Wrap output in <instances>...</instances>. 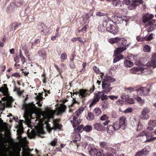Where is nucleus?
Wrapping results in <instances>:
<instances>
[{
  "label": "nucleus",
  "mask_w": 156,
  "mask_h": 156,
  "mask_svg": "<svg viewBox=\"0 0 156 156\" xmlns=\"http://www.w3.org/2000/svg\"><path fill=\"white\" fill-rule=\"evenodd\" d=\"M67 58V55L66 53H62L60 59L62 62H64L65 60Z\"/></svg>",
  "instance_id": "45"
},
{
  "label": "nucleus",
  "mask_w": 156,
  "mask_h": 156,
  "mask_svg": "<svg viewBox=\"0 0 156 156\" xmlns=\"http://www.w3.org/2000/svg\"><path fill=\"white\" fill-rule=\"evenodd\" d=\"M154 17L153 14H150L148 13L145 14L143 16V22L144 23H146L152 19Z\"/></svg>",
  "instance_id": "19"
},
{
  "label": "nucleus",
  "mask_w": 156,
  "mask_h": 156,
  "mask_svg": "<svg viewBox=\"0 0 156 156\" xmlns=\"http://www.w3.org/2000/svg\"><path fill=\"white\" fill-rule=\"evenodd\" d=\"M150 91L149 88L145 87H140L136 90L137 94L141 96L148 95Z\"/></svg>",
  "instance_id": "8"
},
{
  "label": "nucleus",
  "mask_w": 156,
  "mask_h": 156,
  "mask_svg": "<svg viewBox=\"0 0 156 156\" xmlns=\"http://www.w3.org/2000/svg\"><path fill=\"white\" fill-rule=\"evenodd\" d=\"M146 66L147 67V68H146L145 66H143V67H141V68H144V69L142 71L140 70V71L142 73H144L146 75L151 74L152 73L153 71L149 68L150 67H148L146 65Z\"/></svg>",
  "instance_id": "22"
},
{
  "label": "nucleus",
  "mask_w": 156,
  "mask_h": 156,
  "mask_svg": "<svg viewBox=\"0 0 156 156\" xmlns=\"http://www.w3.org/2000/svg\"><path fill=\"white\" fill-rule=\"evenodd\" d=\"M121 98L122 100H126V101L128 99L129 97L128 95L126 94V93H122L121 95Z\"/></svg>",
  "instance_id": "43"
},
{
  "label": "nucleus",
  "mask_w": 156,
  "mask_h": 156,
  "mask_svg": "<svg viewBox=\"0 0 156 156\" xmlns=\"http://www.w3.org/2000/svg\"><path fill=\"white\" fill-rule=\"evenodd\" d=\"M57 142V139L56 138H54L53 140L50 143V145L52 146H55Z\"/></svg>",
  "instance_id": "55"
},
{
  "label": "nucleus",
  "mask_w": 156,
  "mask_h": 156,
  "mask_svg": "<svg viewBox=\"0 0 156 156\" xmlns=\"http://www.w3.org/2000/svg\"><path fill=\"white\" fill-rule=\"evenodd\" d=\"M37 133L38 134L40 135L41 134H43L44 133V131L42 128H40L37 130Z\"/></svg>",
  "instance_id": "53"
},
{
  "label": "nucleus",
  "mask_w": 156,
  "mask_h": 156,
  "mask_svg": "<svg viewBox=\"0 0 156 156\" xmlns=\"http://www.w3.org/2000/svg\"><path fill=\"white\" fill-rule=\"evenodd\" d=\"M136 126H137V131H140L143 128V126L140 123Z\"/></svg>",
  "instance_id": "60"
},
{
  "label": "nucleus",
  "mask_w": 156,
  "mask_h": 156,
  "mask_svg": "<svg viewBox=\"0 0 156 156\" xmlns=\"http://www.w3.org/2000/svg\"><path fill=\"white\" fill-rule=\"evenodd\" d=\"M119 32V28L117 27L114 26L110 32L115 34H117Z\"/></svg>",
  "instance_id": "33"
},
{
  "label": "nucleus",
  "mask_w": 156,
  "mask_h": 156,
  "mask_svg": "<svg viewBox=\"0 0 156 156\" xmlns=\"http://www.w3.org/2000/svg\"><path fill=\"white\" fill-rule=\"evenodd\" d=\"M150 112V110L149 108H143L141 112L142 119L144 120H146L148 119L150 117L149 114Z\"/></svg>",
  "instance_id": "10"
},
{
  "label": "nucleus",
  "mask_w": 156,
  "mask_h": 156,
  "mask_svg": "<svg viewBox=\"0 0 156 156\" xmlns=\"http://www.w3.org/2000/svg\"><path fill=\"white\" fill-rule=\"evenodd\" d=\"M146 66L148 67L152 66L153 68L156 67V54H153L152 56L151 60L150 62L146 63Z\"/></svg>",
  "instance_id": "12"
},
{
  "label": "nucleus",
  "mask_w": 156,
  "mask_h": 156,
  "mask_svg": "<svg viewBox=\"0 0 156 156\" xmlns=\"http://www.w3.org/2000/svg\"><path fill=\"white\" fill-rule=\"evenodd\" d=\"M112 4L115 6L119 8L121 6V2L119 0L116 1V2H112Z\"/></svg>",
  "instance_id": "47"
},
{
  "label": "nucleus",
  "mask_w": 156,
  "mask_h": 156,
  "mask_svg": "<svg viewBox=\"0 0 156 156\" xmlns=\"http://www.w3.org/2000/svg\"><path fill=\"white\" fill-rule=\"evenodd\" d=\"M19 57L21 59V60L23 62V63L25 62V58L24 57L22 54V51L21 50H20V55Z\"/></svg>",
  "instance_id": "50"
},
{
  "label": "nucleus",
  "mask_w": 156,
  "mask_h": 156,
  "mask_svg": "<svg viewBox=\"0 0 156 156\" xmlns=\"http://www.w3.org/2000/svg\"><path fill=\"white\" fill-rule=\"evenodd\" d=\"M36 108L34 105L30 103L26 105L24 117L26 121L28 123L30 122V119L32 117L31 115L35 113Z\"/></svg>",
  "instance_id": "3"
},
{
  "label": "nucleus",
  "mask_w": 156,
  "mask_h": 156,
  "mask_svg": "<svg viewBox=\"0 0 156 156\" xmlns=\"http://www.w3.org/2000/svg\"><path fill=\"white\" fill-rule=\"evenodd\" d=\"M112 125L114 127V128L115 131L119 129L120 128L122 129V127L120 126L119 123L117 122H115L112 124Z\"/></svg>",
  "instance_id": "34"
},
{
  "label": "nucleus",
  "mask_w": 156,
  "mask_h": 156,
  "mask_svg": "<svg viewBox=\"0 0 156 156\" xmlns=\"http://www.w3.org/2000/svg\"><path fill=\"white\" fill-rule=\"evenodd\" d=\"M94 112L96 115H99L101 114L102 112L101 109L98 107L95 108L94 110Z\"/></svg>",
  "instance_id": "38"
},
{
  "label": "nucleus",
  "mask_w": 156,
  "mask_h": 156,
  "mask_svg": "<svg viewBox=\"0 0 156 156\" xmlns=\"http://www.w3.org/2000/svg\"><path fill=\"white\" fill-rule=\"evenodd\" d=\"M123 40V39H121V38L116 37L114 38L109 39L108 40V41L109 43L111 44L115 43L118 46L119 43H120V42L122 41Z\"/></svg>",
  "instance_id": "17"
},
{
  "label": "nucleus",
  "mask_w": 156,
  "mask_h": 156,
  "mask_svg": "<svg viewBox=\"0 0 156 156\" xmlns=\"http://www.w3.org/2000/svg\"><path fill=\"white\" fill-rule=\"evenodd\" d=\"M130 122L131 125L135 126L140 123V120L137 117L134 116L130 118Z\"/></svg>",
  "instance_id": "14"
},
{
  "label": "nucleus",
  "mask_w": 156,
  "mask_h": 156,
  "mask_svg": "<svg viewBox=\"0 0 156 156\" xmlns=\"http://www.w3.org/2000/svg\"><path fill=\"white\" fill-rule=\"evenodd\" d=\"M108 116L106 114H104L100 117V119L102 121L106 120V121L103 123V124L104 126H106L110 123V121L108 120Z\"/></svg>",
  "instance_id": "21"
},
{
  "label": "nucleus",
  "mask_w": 156,
  "mask_h": 156,
  "mask_svg": "<svg viewBox=\"0 0 156 156\" xmlns=\"http://www.w3.org/2000/svg\"><path fill=\"white\" fill-rule=\"evenodd\" d=\"M116 152V150L111 147L99 150L93 148L90 149L89 153L91 156H114Z\"/></svg>",
  "instance_id": "1"
},
{
  "label": "nucleus",
  "mask_w": 156,
  "mask_h": 156,
  "mask_svg": "<svg viewBox=\"0 0 156 156\" xmlns=\"http://www.w3.org/2000/svg\"><path fill=\"white\" fill-rule=\"evenodd\" d=\"M89 20L87 17L86 19H83V22L84 23V27L80 30H78L79 32L80 31H86V30L88 28V23H89Z\"/></svg>",
  "instance_id": "15"
},
{
  "label": "nucleus",
  "mask_w": 156,
  "mask_h": 156,
  "mask_svg": "<svg viewBox=\"0 0 156 156\" xmlns=\"http://www.w3.org/2000/svg\"><path fill=\"white\" fill-rule=\"evenodd\" d=\"M126 48H119L115 51L114 55L116 56L113 60V62L115 63L119 61L123 58V56L121 54L120 52L126 50Z\"/></svg>",
  "instance_id": "6"
},
{
  "label": "nucleus",
  "mask_w": 156,
  "mask_h": 156,
  "mask_svg": "<svg viewBox=\"0 0 156 156\" xmlns=\"http://www.w3.org/2000/svg\"><path fill=\"white\" fill-rule=\"evenodd\" d=\"M135 156H144L142 153V151H140L137 152Z\"/></svg>",
  "instance_id": "64"
},
{
  "label": "nucleus",
  "mask_w": 156,
  "mask_h": 156,
  "mask_svg": "<svg viewBox=\"0 0 156 156\" xmlns=\"http://www.w3.org/2000/svg\"><path fill=\"white\" fill-rule=\"evenodd\" d=\"M129 104H133L134 103V102L132 98H129L126 101Z\"/></svg>",
  "instance_id": "59"
},
{
  "label": "nucleus",
  "mask_w": 156,
  "mask_h": 156,
  "mask_svg": "<svg viewBox=\"0 0 156 156\" xmlns=\"http://www.w3.org/2000/svg\"><path fill=\"white\" fill-rule=\"evenodd\" d=\"M133 1L134 2V3L132 4V5H133L134 6H137L139 5L140 3H141L143 1V0H133Z\"/></svg>",
  "instance_id": "42"
},
{
  "label": "nucleus",
  "mask_w": 156,
  "mask_h": 156,
  "mask_svg": "<svg viewBox=\"0 0 156 156\" xmlns=\"http://www.w3.org/2000/svg\"><path fill=\"white\" fill-rule=\"evenodd\" d=\"M53 124L55 129H60L62 128V125L58 123L55 121Z\"/></svg>",
  "instance_id": "39"
},
{
  "label": "nucleus",
  "mask_w": 156,
  "mask_h": 156,
  "mask_svg": "<svg viewBox=\"0 0 156 156\" xmlns=\"http://www.w3.org/2000/svg\"><path fill=\"white\" fill-rule=\"evenodd\" d=\"M99 100L95 97L94 96V99H93L92 101L91 102L89 107H92L93 105L96 104Z\"/></svg>",
  "instance_id": "41"
},
{
  "label": "nucleus",
  "mask_w": 156,
  "mask_h": 156,
  "mask_svg": "<svg viewBox=\"0 0 156 156\" xmlns=\"http://www.w3.org/2000/svg\"><path fill=\"white\" fill-rule=\"evenodd\" d=\"M143 50L144 52H149L150 51L151 48L148 45H146L144 47Z\"/></svg>",
  "instance_id": "49"
},
{
  "label": "nucleus",
  "mask_w": 156,
  "mask_h": 156,
  "mask_svg": "<svg viewBox=\"0 0 156 156\" xmlns=\"http://www.w3.org/2000/svg\"><path fill=\"white\" fill-rule=\"evenodd\" d=\"M150 149L149 147L147 146L144 148L141 151L144 155L145 156L148 154Z\"/></svg>",
  "instance_id": "31"
},
{
  "label": "nucleus",
  "mask_w": 156,
  "mask_h": 156,
  "mask_svg": "<svg viewBox=\"0 0 156 156\" xmlns=\"http://www.w3.org/2000/svg\"><path fill=\"white\" fill-rule=\"evenodd\" d=\"M81 113L79 112L78 111H76L74 113V115L70 119V121L73 124V127H74L75 126L79 124L81 122L80 121H78L77 118L75 116L79 117Z\"/></svg>",
  "instance_id": "7"
},
{
  "label": "nucleus",
  "mask_w": 156,
  "mask_h": 156,
  "mask_svg": "<svg viewBox=\"0 0 156 156\" xmlns=\"http://www.w3.org/2000/svg\"><path fill=\"white\" fill-rule=\"evenodd\" d=\"M125 91L127 93H130L133 92L134 90L136 91L137 89L136 87H125L124 88Z\"/></svg>",
  "instance_id": "27"
},
{
  "label": "nucleus",
  "mask_w": 156,
  "mask_h": 156,
  "mask_svg": "<svg viewBox=\"0 0 156 156\" xmlns=\"http://www.w3.org/2000/svg\"><path fill=\"white\" fill-rule=\"evenodd\" d=\"M101 147L105 148L104 149L107 148L108 147L106 148V147L108 146V143L105 142H101L99 143ZM109 147H108L109 148Z\"/></svg>",
  "instance_id": "48"
},
{
  "label": "nucleus",
  "mask_w": 156,
  "mask_h": 156,
  "mask_svg": "<svg viewBox=\"0 0 156 156\" xmlns=\"http://www.w3.org/2000/svg\"><path fill=\"white\" fill-rule=\"evenodd\" d=\"M112 20H114V22L117 24H119L125 22L127 23L129 20V19L127 18L126 16L120 17V14L117 13L115 14L112 18Z\"/></svg>",
  "instance_id": "5"
},
{
  "label": "nucleus",
  "mask_w": 156,
  "mask_h": 156,
  "mask_svg": "<svg viewBox=\"0 0 156 156\" xmlns=\"http://www.w3.org/2000/svg\"><path fill=\"white\" fill-rule=\"evenodd\" d=\"M104 25H106V29L107 31L110 32L113 27L112 25L110 24L109 23L107 22H105L104 23Z\"/></svg>",
  "instance_id": "30"
},
{
  "label": "nucleus",
  "mask_w": 156,
  "mask_h": 156,
  "mask_svg": "<svg viewBox=\"0 0 156 156\" xmlns=\"http://www.w3.org/2000/svg\"><path fill=\"white\" fill-rule=\"evenodd\" d=\"M148 124L153 127H155L156 126V120L153 119H151L148 122Z\"/></svg>",
  "instance_id": "36"
},
{
  "label": "nucleus",
  "mask_w": 156,
  "mask_h": 156,
  "mask_svg": "<svg viewBox=\"0 0 156 156\" xmlns=\"http://www.w3.org/2000/svg\"><path fill=\"white\" fill-rule=\"evenodd\" d=\"M23 156H30V154L26 150L23 151Z\"/></svg>",
  "instance_id": "61"
},
{
  "label": "nucleus",
  "mask_w": 156,
  "mask_h": 156,
  "mask_svg": "<svg viewBox=\"0 0 156 156\" xmlns=\"http://www.w3.org/2000/svg\"><path fill=\"white\" fill-rule=\"evenodd\" d=\"M103 93H105L104 91H98L94 95V96L99 100L100 98L101 97L102 94H103Z\"/></svg>",
  "instance_id": "46"
},
{
  "label": "nucleus",
  "mask_w": 156,
  "mask_h": 156,
  "mask_svg": "<svg viewBox=\"0 0 156 156\" xmlns=\"http://www.w3.org/2000/svg\"><path fill=\"white\" fill-rule=\"evenodd\" d=\"M17 134L18 136L17 137V139L21 143H23L25 140V139L22 138L21 135L23 133V130L21 129H19L17 130Z\"/></svg>",
  "instance_id": "20"
},
{
  "label": "nucleus",
  "mask_w": 156,
  "mask_h": 156,
  "mask_svg": "<svg viewBox=\"0 0 156 156\" xmlns=\"http://www.w3.org/2000/svg\"><path fill=\"white\" fill-rule=\"evenodd\" d=\"M155 20H153L149 22V23H148L147 24V26H148V25L149 26H150V27L147 29V30L148 32H150L153 30V28H151V26H153L154 25L155 26L156 25V24H154V23L155 22Z\"/></svg>",
  "instance_id": "26"
},
{
  "label": "nucleus",
  "mask_w": 156,
  "mask_h": 156,
  "mask_svg": "<svg viewBox=\"0 0 156 156\" xmlns=\"http://www.w3.org/2000/svg\"><path fill=\"white\" fill-rule=\"evenodd\" d=\"M133 111V109L131 108H128L125 110L123 112L125 113H131Z\"/></svg>",
  "instance_id": "54"
},
{
  "label": "nucleus",
  "mask_w": 156,
  "mask_h": 156,
  "mask_svg": "<svg viewBox=\"0 0 156 156\" xmlns=\"http://www.w3.org/2000/svg\"><path fill=\"white\" fill-rule=\"evenodd\" d=\"M105 93H103V94H102V97L101 98V101H104L108 99V96L106 95H105Z\"/></svg>",
  "instance_id": "57"
},
{
  "label": "nucleus",
  "mask_w": 156,
  "mask_h": 156,
  "mask_svg": "<svg viewBox=\"0 0 156 156\" xmlns=\"http://www.w3.org/2000/svg\"><path fill=\"white\" fill-rule=\"evenodd\" d=\"M144 69V68H141V67L140 66H137L133 67V68L131 69L130 71L131 73L133 74H136V72L140 71V70H143Z\"/></svg>",
  "instance_id": "23"
},
{
  "label": "nucleus",
  "mask_w": 156,
  "mask_h": 156,
  "mask_svg": "<svg viewBox=\"0 0 156 156\" xmlns=\"http://www.w3.org/2000/svg\"><path fill=\"white\" fill-rule=\"evenodd\" d=\"M153 34H151L147 37H144V39L146 41H150L153 39Z\"/></svg>",
  "instance_id": "52"
},
{
  "label": "nucleus",
  "mask_w": 156,
  "mask_h": 156,
  "mask_svg": "<svg viewBox=\"0 0 156 156\" xmlns=\"http://www.w3.org/2000/svg\"><path fill=\"white\" fill-rule=\"evenodd\" d=\"M135 98L136 100H137L138 102L143 103L144 101V100H142L141 98L138 96H136V97H135Z\"/></svg>",
  "instance_id": "56"
},
{
  "label": "nucleus",
  "mask_w": 156,
  "mask_h": 156,
  "mask_svg": "<svg viewBox=\"0 0 156 156\" xmlns=\"http://www.w3.org/2000/svg\"><path fill=\"white\" fill-rule=\"evenodd\" d=\"M0 92L4 96H6L2 98V100L4 101L3 104L7 106H10L12 101V97L8 95V88L6 84H3V86L0 88Z\"/></svg>",
  "instance_id": "2"
},
{
  "label": "nucleus",
  "mask_w": 156,
  "mask_h": 156,
  "mask_svg": "<svg viewBox=\"0 0 156 156\" xmlns=\"http://www.w3.org/2000/svg\"><path fill=\"white\" fill-rule=\"evenodd\" d=\"M83 130L87 132H89L92 130V127L90 126L87 125L83 127Z\"/></svg>",
  "instance_id": "44"
},
{
  "label": "nucleus",
  "mask_w": 156,
  "mask_h": 156,
  "mask_svg": "<svg viewBox=\"0 0 156 156\" xmlns=\"http://www.w3.org/2000/svg\"><path fill=\"white\" fill-rule=\"evenodd\" d=\"M110 86V84L109 83L102 82V87L105 93H107L111 90L112 88Z\"/></svg>",
  "instance_id": "13"
},
{
  "label": "nucleus",
  "mask_w": 156,
  "mask_h": 156,
  "mask_svg": "<svg viewBox=\"0 0 156 156\" xmlns=\"http://www.w3.org/2000/svg\"><path fill=\"white\" fill-rule=\"evenodd\" d=\"M94 128L99 131H104L105 130V127L101 123H96L94 125Z\"/></svg>",
  "instance_id": "16"
},
{
  "label": "nucleus",
  "mask_w": 156,
  "mask_h": 156,
  "mask_svg": "<svg viewBox=\"0 0 156 156\" xmlns=\"http://www.w3.org/2000/svg\"><path fill=\"white\" fill-rule=\"evenodd\" d=\"M119 123L122 129H124L126 126V118L124 117H122L119 119Z\"/></svg>",
  "instance_id": "18"
},
{
  "label": "nucleus",
  "mask_w": 156,
  "mask_h": 156,
  "mask_svg": "<svg viewBox=\"0 0 156 156\" xmlns=\"http://www.w3.org/2000/svg\"><path fill=\"white\" fill-rule=\"evenodd\" d=\"M136 40L138 41H145L144 37L143 38L141 37L138 36L136 37Z\"/></svg>",
  "instance_id": "62"
},
{
  "label": "nucleus",
  "mask_w": 156,
  "mask_h": 156,
  "mask_svg": "<svg viewBox=\"0 0 156 156\" xmlns=\"http://www.w3.org/2000/svg\"><path fill=\"white\" fill-rule=\"evenodd\" d=\"M106 130L108 133L112 134L115 131L113 125H109L106 128Z\"/></svg>",
  "instance_id": "28"
},
{
  "label": "nucleus",
  "mask_w": 156,
  "mask_h": 156,
  "mask_svg": "<svg viewBox=\"0 0 156 156\" xmlns=\"http://www.w3.org/2000/svg\"><path fill=\"white\" fill-rule=\"evenodd\" d=\"M94 87L93 86V89H90L89 90L85 89H80L78 92V94L80 98L83 102L86 98L94 90Z\"/></svg>",
  "instance_id": "4"
},
{
  "label": "nucleus",
  "mask_w": 156,
  "mask_h": 156,
  "mask_svg": "<svg viewBox=\"0 0 156 156\" xmlns=\"http://www.w3.org/2000/svg\"><path fill=\"white\" fill-rule=\"evenodd\" d=\"M121 39H123L122 41L120 42V43H119L118 46L120 47L119 48H126V47H128L129 46V44H128L126 46H125L126 44V39L124 38H121Z\"/></svg>",
  "instance_id": "25"
},
{
  "label": "nucleus",
  "mask_w": 156,
  "mask_h": 156,
  "mask_svg": "<svg viewBox=\"0 0 156 156\" xmlns=\"http://www.w3.org/2000/svg\"><path fill=\"white\" fill-rule=\"evenodd\" d=\"M38 28L40 32L42 35H46L49 31V29L43 23L41 24L39 26Z\"/></svg>",
  "instance_id": "11"
},
{
  "label": "nucleus",
  "mask_w": 156,
  "mask_h": 156,
  "mask_svg": "<svg viewBox=\"0 0 156 156\" xmlns=\"http://www.w3.org/2000/svg\"><path fill=\"white\" fill-rule=\"evenodd\" d=\"M94 119V116L93 113L90 112H88L87 119L89 120H92Z\"/></svg>",
  "instance_id": "37"
},
{
  "label": "nucleus",
  "mask_w": 156,
  "mask_h": 156,
  "mask_svg": "<svg viewBox=\"0 0 156 156\" xmlns=\"http://www.w3.org/2000/svg\"><path fill=\"white\" fill-rule=\"evenodd\" d=\"M124 2L127 5H129L131 4V6L132 7L131 9H134L135 7L136 6H134L132 5V4L134 3V2L133 0H123Z\"/></svg>",
  "instance_id": "35"
},
{
  "label": "nucleus",
  "mask_w": 156,
  "mask_h": 156,
  "mask_svg": "<svg viewBox=\"0 0 156 156\" xmlns=\"http://www.w3.org/2000/svg\"><path fill=\"white\" fill-rule=\"evenodd\" d=\"M124 64V66L126 67H131L133 65V62L128 60H125Z\"/></svg>",
  "instance_id": "32"
},
{
  "label": "nucleus",
  "mask_w": 156,
  "mask_h": 156,
  "mask_svg": "<svg viewBox=\"0 0 156 156\" xmlns=\"http://www.w3.org/2000/svg\"><path fill=\"white\" fill-rule=\"evenodd\" d=\"M104 81L106 83H112L115 81V80L110 76H105L103 78Z\"/></svg>",
  "instance_id": "24"
},
{
  "label": "nucleus",
  "mask_w": 156,
  "mask_h": 156,
  "mask_svg": "<svg viewBox=\"0 0 156 156\" xmlns=\"http://www.w3.org/2000/svg\"><path fill=\"white\" fill-rule=\"evenodd\" d=\"M85 138L86 140L90 141H92L93 140V139L92 137L87 136H85Z\"/></svg>",
  "instance_id": "63"
},
{
  "label": "nucleus",
  "mask_w": 156,
  "mask_h": 156,
  "mask_svg": "<svg viewBox=\"0 0 156 156\" xmlns=\"http://www.w3.org/2000/svg\"><path fill=\"white\" fill-rule=\"evenodd\" d=\"M66 106L64 105H62L59 107L57 108L55 110L57 115H59L61 113H63L65 111ZM48 113L51 114H55V112L53 111H49L48 112Z\"/></svg>",
  "instance_id": "9"
},
{
  "label": "nucleus",
  "mask_w": 156,
  "mask_h": 156,
  "mask_svg": "<svg viewBox=\"0 0 156 156\" xmlns=\"http://www.w3.org/2000/svg\"><path fill=\"white\" fill-rule=\"evenodd\" d=\"M116 103L118 105H122L124 104V101L122 100L119 99L116 101Z\"/></svg>",
  "instance_id": "51"
},
{
  "label": "nucleus",
  "mask_w": 156,
  "mask_h": 156,
  "mask_svg": "<svg viewBox=\"0 0 156 156\" xmlns=\"http://www.w3.org/2000/svg\"><path fill=\"white\" fill-rule=\"evenodd\" d=\"M77 125L75 126L74 127H73L74 129V131L76 133L80 132H81L82 130H83V125H81L79 126H77L76 128H75V127Z\"/></svg>",
  "instance_id": "29"
},
{
  "label": "nucleus",
  "mask_w": 156,
  "mask_h": 156,
  "mask_svg": "<svg viewBox=\"0 0 156 156\" xmlns=\"http://www.w3.org/2000/svg\"><path fill=\"white\" fill-rule=\"evenodd\" d=\"M108 97L112 100L117 99L118 98V97L117 96H115L114 95H109L108 96Z\"/></svg>",
  "instance_id": "58"
},
{
  "label": "nucleus",
  "mask_w": 156,
  "mask_h": 156,
  "mask_svg": "<svg viewBox=\"0 0 156 156\" xmlns=\"http://www.w3.org/2000/svg\"><path fill=\"white\" fill-rule=\"evenodd\" d=\"M38 54L39 56H42L43 59H44L46 55V52L43 50H40L38 52Z\"/></svg>",
  "instance_id": "40"
}]
</instances>
